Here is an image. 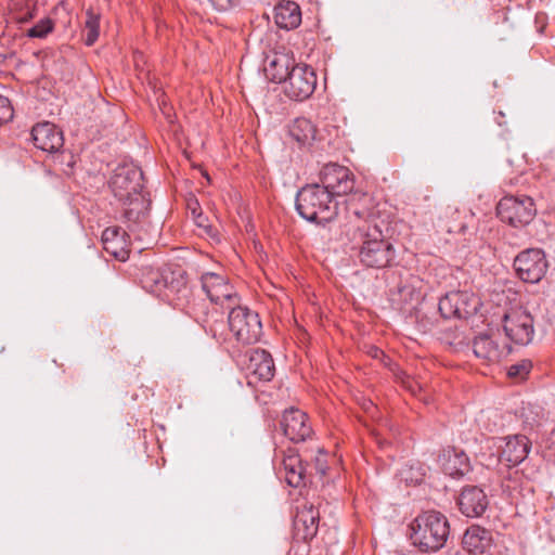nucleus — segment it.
Returning a JSON list of instances; mask_svg holds the SVG:
<instances>
[{"label": "nucleus", "instance_id": "obj_1", "mask_svg": "<svg viewBox=\"0 0 555 555\" xmlns=\"http://www.w3.org/2000/svg\"><path fill=\"white\" fill-rule=\"evenodd\" d=\"M354 219L346 225L345 236L352 249H358L359 261L367 268L382 269L395 259L392 244L384 238L383 232L373 220L363 219L354 211Z\"/></svg>", "mask_w": 555, "mask_h": 555}, {"label": "nucleus", "instance_id": "obj_2", "mask_svg": "<svg viewBox=\"0 0 555 555\" xmlns=\"http://www.w3.org/2000/svg\"><path fill=\"white\" fill-rule=\"evenodd\" d=\"M450 534L447 517L436 511L418 515L411 524L412 543L423 552H436L444 546Z\"/></svg>", "mask_w": 555, "mask_h": 555}, {"label": "nucleus", "instance_id": "obj_3", "mask_svg": "<svg viewBox=\"0 0 555 555\" xmlns=\"http://www.w3.org/2000/svg\"><path fill=\"white\" fill-rule=\"evenodd\" d=\"M296 210L309 222L324 224L337 215V202L319 183L307 184L296 196Z\"/></svg>", "mask_w": 555, "mask_h": 555}, {"label": "nucleus", "instance_id": "obj_4", "mask_svg": "<svg viewBox=\"0 0 555 555\" xmlns=\"http://www.w3.org/2000/svg\"><path fill=\"white\" fill-rule=\"evenodd\" d=\"M141 284L146 292L157 296H177L180 299L189 295L185 272L179 267L145 268Z\"/></svg>", "mask_w": 555, "mask_h": 555}, {"label": "nucleus", "instance_id": "obj_5", "mask_svg": "<svg viewBox=\"0 0 555 555\" xmlns=\"http://www.w3.org/2000/svg\"><path fill=\"white\" fill-rule=\"evenodd\" d=\"M505 446L499 456L498 473L501 478L502 491L517 505L520 496V450L519 436H507L504 438Z\"/></svg>", "mask_w": 555, "mask_h": 555}, {"label": "nucleus", "instance_id": "obj_6", "mask_svg": "<svg viewBox=\"0 0 555 555\" xmlns=\"http://www.w3.org/2000/svg\"><path fill=\"white\" fill-rule=\"evenodd\" d=\"M119 203L121 204V222L137 240L143 241L146 228L150 224L152 203L150 194L144 192L129 199H121Z\"/></svg>", "mask_w": 555, "mask_h": 555}, {"label": "nucleus", "instance_id": "obj_7", "mask_svg": "<svg viewBox=\"0 0 555 555\" xmlns=\"http://www.w3.org/2000/svg\"><path fill=\"white\" fill-rule=\"evenodd\" d=\"M228 315L229 328L237 341L244 345L255 344L262 334V325L258 313L247 307H232Z\"/></svg>", "mask_w": 555, "mask_h": 555}, {"label": "nucleus", "instance_id": "obj_8", "mask_svg": "<svg viewBox=\"0 0 555 555\" xmlns=\"http://www.w3.org/2000/svg\"><path fill=\"white\" fill-rule=\"evenodd\" d=\"M109 188L118 202L144 193V177L141 168L133 164L118 166L111 177Z\"/></svg>", "mask_w": 555, "mask_h": 555}, {"label": "nucleus", "instance_id": "obj_9", "mask_svg": "<svg viewBox=\"0 0 555 555\" xmlns=\"http://www.w3.org/2000/svg\"><path fill=\"white\" fill-rule=\"evenodd\" d=\"M481 306L478 296L467 291H456L446 294L439 300V311L444 319H467L475 315Z\"/></svg>", "mask_w": 555, "mask_h": 555}, {"label": "nucleus", "instance_id": "obj_10", "mask_svg": "<svg viewBox=\"0 0 555 555\" xmlns=\"http://www.w3.org/2000/svg\"><path fill=\"white\" fill-rule=\"evenodd\" d=\"M315 86L314 69L307 64H296L284 82V92L292 100L304 101L313 93Z\"/></svg>", "mask_w": 555, "mask_h": 555}, {"label": "nucleus", "instance_id": "obj_11", "mask_svg": "<svg viewBox=\"0 0 555 555\" xmlns=\"http://www.w3.org/2000/svg\"><path fill=\"white\" fill-rule=\"evenodd\" d=\"M321 188L331 193L332 196H343L350 193L354 188V177L345 166L330 163L323 166L320 171Z\"/></svg>", "mask_w": 555, "mask_h": 555}, {"label": "nucleus", "instance_id": "obj_12", "mask_svg": "<svg viewBox=\"0 0 555 555\" xmlns=\"http://www.w3.org/2000/svg\"><path fill=\"white\" fill-rule=\"evenodd\" d=\"M201 283L211 302L216 305L228 302V306L237 304L236 292L225 275L206 272L201 276Z\"/></svg>", "mask_w": 555, "mask_h": 555}, {"label": "nucleus", "instance_id": "obj_13", "mask_svg": "<svg viewBox=\"0 0 555 555\" xmlns=\"http://www.w3.org/2000/svg\"><path fill=\"white\" fill-rule=\"evenodd\" d=\"M242 364L250 378L269 382L274 376L275 366L273 359L263 349L248 350L243 356Z\"/></svg>", "mask_w": 555, "mask_h": 555}, {"label": "nucleus", "instance_id": "obj_14", "mask_svg": "<svg viewBox=\"0 0 555 555\" xmlns=\"http://www.w3.org/2000/svg\"><path fill=\"white\" fill-rule=\"evenodd\" d=\"M280 426L285 437L293 442L306 441L312 435L308 415L299 409L291 408L285 410Z\"/></svg>", "mask_w": 555, "mask_h": 555}, {"label": "nucleus", "instance_id": "obj_15", "mask_svg": "<svg viewBox=\"0 0 555 555\" xmlns=\"http://www.w3.org/2000/svg\"><path fill=\"white\" fill-rule=\"evenodd\" d=\"M319 518V511L312 504L298 506L293 521L295 538L304 542L313 539L318 532Z\"/></svg>", "mask_w": 555, "mask_h": 555}, {"label": "nucleus", "instance_id": "obj_16", "mask_svg": "<svg viewBox=\"0 0 555 555\" xmlns=\"http://www.w3.org/2000/svg\"><path fill=\"white\" fill-rule=\"evenodd\" d=\"M31 138L37 149L48 153H56L64 145L63 132L48 121L34 126Z\"/></svg>", "mask_w": 555, "mask_h": 555}, {"label": "nucleus", "instance_id": "obj_17", "mask_svg": "<svg viewBox=\"0 0 555 555\" xmlns=\"http://www.w3.org/2000/svg\"><path fill=\"white\" fill-rule=\"evenodd\" d=\"M457 504L462 514L467 517H480L488 508L489 500L485 491L477 486L464 487Z\"/></svg>", "mask_w": 555, "mask_h": 555}, {"label": "nucleus", "instance_id": "obj_18", "mask_svg": "<svg viewBox=\"0 0 555 555\" xmlns=\"http://www.w3.org/2000/svg\"><path fill=\"white\" fill-rule=\"evenodd\" d=\"M547 262L541 248H528L522 251V282L538 283L546 272Z\"/></svg>", "mask_w": 555, "mask_h": 555}, {"label": "nucleus", "instance_id": "obj_19", "mask_svg": "<svg viewBox=\"0 0 555 555\" xmlns=\"http://www.w3.org/2000/svg\"><path fill=\"white\" fill-rule=\"evenodd\" d=\"M295 65V60L291 55L274 52L266 59L264 76L272 82L284 83L291 74L292 67Z\"/></svg>", "mask_w": 555, "mask_h": 555}, {"label": "nucleus", "instance_id": "obj_20", "mask_svg": "<svg viewBox=\"0 0 555 555\" xmlns=\"http://www.w3.org/2000/svg\"><path fill=\"white\" fill-rule=\"evenodd\" d=\"M438 461L446 475L452 478H460L469 470V461L466 454L454 448L443 450Z\"/></svg>", "mask_w": 555, "mask_h": 555}, {"label": "nucleus", "instance_id": "obj_21", "mask_svg": "<svg viewBox=\"0 0 555 555\" xmlns=\"http://www.w3.org/2000/svg\"><path fill=\"white\" fill-rule=\"evenodd\" d=\"M274 21L279 28L295 29L301 23V11L299 5L291 0H283L274 8Z\"/></svg>", "mask_w": 555, "mask_h": 555}, {"label": "nucleus", "instance_id": "obj_22", "mask_svg": "<svg viewBox=\"0 0 555 555\" xmlns=\"http://www.w3.org/2000/svg\"><path fill=\"white\" fill-rule=\"evenodd\" d=\"M463 547L470 554H483L492 544L491 532L479 526L469 527L463 535Z\"/></svg>", "mask_w": 555, "mask_h": 555}, {"label": "nucleus", "instance_id": "obj_23", "mask_svg": "<svg viewBox=\"0 0 555 555\" xmlns=\"http://www.w3.org/2000/svg\"><path fill=\"white\" fill-rule=\"evenodd\" d=\"M282 465L285 472V481L288 486L298 488L306 483V469L298 453L288 450L283 456Z\"/></svg>", "mask_w": 555, "mask_h": 555}, {"label": "nucleus", "instance_id": "obj_24", "mask_svg": "<svg viewBox=\"0 0 555 555\" xmlns=\"http://www.w3.org/2000/svg\"><path fill=\"white\" fill-rule=\"evenodd\" d=\"M498 217L508 223L513 228H517L520 223L518 215V199L514 196L503 197L496 206Z\"/></svg>", "mask_w": 555, "mask_h": 555}, {"label": "nucleus", "instance_id": "obj_25", "mask_svg": "<svg viewBox=\"0 0 555 555\" xmlns=\"http://www.w3.org/2000/svg\"><path fill=\"white\" fill-rule=\"evenodd\" d=\"M317 129L311 120L300 117L296 118L289 127L291 137L300 144H309L315 138Z\"/></svg>", "mask_w": 555, "mask_h": 555}, {"label": "nucleus", "instance_id": "obj_26", "mask_svg": "<svg viewBox=\"0 0 555 555\" xmlns=\"http://www.w3.org/2000/svg\"><path fill=\"white\" fill-rule=\"evenodd\" d=\"M473 351L479 359L494 361L499 359V350L488 335H479L473 341Z\"/></svg>", "mask_w": 555, "mask_h": 555}, {"label": "nucleus", "instance_id": "obj_27", "mask_svg": "<svg viewBox=\"0 0 555 555\" xmlns=\"http://www.w3.org/2000/svg\"><path fill=\"white\" fill-rule=\"evenodd\" d=\"M127 232L121 230L120 228H107L102 233V242L104 245V249L114 256L118 260L125 261L128 258V251L124 248H111V244L116 243V241L124 238V235Z\"/></svg>", "mask_w": 555, "mask_h": 555}, {"label": "nucleus", "instance_id": "obj_28", "mask_svg": "<svg viewBox=\"0 0 555 555\" xmlns=\"http://www.w3.org/2000/svg\"><path fill=\"white\" fill-rule=\"evenodd\" d=\"M224 318L223 312L216 308L208 311L202 320V326L205 332L211 335L215 339H220L222 336L221 330L223 328Z\"/></svg>", "mask_w": 555, "mask_h": 555}, {"label": "nucleus", "instance_id": "obj_29", "mask_svg": "<svg viewBox=\"0 0 555 555\" xmlns=\"http://www.w3.org/2000/svg\"><path fill=\"white\" fill-rule=\"evenodd\" d=\"M398 378L405 390L417 397L425 404H429L433 401L424 385L418 379H415L405 373L398 375Z\"/></svg>", "mask_w": 555, "mask_h": 555}, {"label": "nucleus", "instance_id": "obj_30", "mask_svg": "<svg viewBox=\"0 0 555 555\" xmlns=\"http://www.w3.org/2000/svg\"><path fill=\"white\" fill-rule=\"evenodd\" d=\"M83 34L85 43L89 47L94 44L100 35V15L95 14L91 10L86 12Z\"/></svg>", "mask_w": 555, "mask_h": 555}, {"label": "nucleus", "instance_id": "obj_31", "mask_svg": "<svg viewBox=\"0 0 555 555\" xmlns=\"http://www.w3.org/2000/svg\"><path fill=\"white\" fill-rule=\"evenodd\" d=\"M503 330L505 332L506 337L515 343L519 344V335H520V324H519V315L516 311L506 312L503 315Z\"/></svg>", "mask_w": 555, "mask_h": 555}, {"label": "nucleus", "instance_id": "obj_32", "mask_svg": "<svg viewBox=\"0 0 555 555\" xmlns=\"http://www.w3.org/2000/svg\"><path fill=\"white\" fill-rule=\"evenodd\" d=\"M543 418V408L540 405L529 404L527 412H522V433L532 431L540 426Z\"/></svg>", "mask_w": 555, "mask_h": 555}, {"label": "nucleus", "instance_id": "obj_33", "mask_svg": "<svg viewBox=\"0 0 555 555\" xmlns=\"http://www.w3.org/2000/svg\"><path fill=\"white\" fill-rule=\"evenodd\" d=\"M54 28V23L51 18H42L35 26L27 30V36L30 38H44Z\"/></svg>", "mask_w": 555, "mask_h": 555}, {"label": "nucleus", "instance_id": "obj_34", "mask_svg": "<svg viewBox=\"0 0 555 555\" xmlns=\"http://www.w3.org/2000/svg\"><path fill=\"white\" fill-rule=\"evenodd\" d=\"M535 215L537 208L533 199L529 196H522V227L528 225Z\"/></svg>", "mask_w": 555, "mask_h": 555}, {"label": "nucleus", "instance_id": "obj_35", "mask_svg": "<svg viewBox=\"0 0 555 555\" xmlns=\"http://www.w3.org/2000/svg\"><path fill=\"white\" fill-rule=\"evenodd\" d=\"M13 117V108L8 98L0 95V125L8 122Z\"/></svg>", "mask_w": 555, "mask_h": 555}, {"label": "nucleus", "instance_id": "obj_36", "mask_svg": "<svg viewBox=\"0 0 555 555\" xmlns=\"http://www.w3.org/2000/svg\"><path fill=\"white\" fill-rule=\"evenodd\" d=\"M521 326H522V333H525L527 336L526 341L522 340V345L531 343L532 336L534 334V330H533V319L530 313L522 312Z\"/></svg>", "mask_w": 555, "mask_h": 555}, {"label": "nucleus", "instance_id": "obj_37", "mask_svg": "<svg viewBox=\"0 0 555 555\" xmlns=\"http://www.w3.org/2000/svg\"><path fill=\"white\" fill-rule=\"evenodd\" d=\"M186 208L191 212L193 218H202L203 217L201 205L194 195H190L186 198Z\"/></svg>", "mask_w": 555, "mask_h": 555}, {"label": "nucleus", "instance_id": "obj_38", "mask_svg": "<svg viewBox=\"0 0 555 555\" xmlns=\"http://www.w3.org/2000/svg\"><path fill=\"white\" fill-rule=\"evenodd\" d=\"M220 11H225L238 3L240 0H209Z\"/></svg>", "mask_w": 555, "mask_h": 555}, {"label": "nucleus", "instance_id": "obj_39", "mask_svg": "<svg viewBox=\"0 0 555 555\" xmlns=\"http://www.w3.org/2000/svg\"><path fill=\"white\" fill-rule=\"evenodd\" d=\"M529 463H526V466L522 468V476H526L529 479H533L534 475L539 472L538 467L532 468L529 470Z\"/></svg>", "mask_w": 555, "mask_h": 555}, {"label": "nucleus", "instance_id": "obj_40", "mask_svg": "<svg viewBox=\"0 0 555 555\" xmlns=\"http://www.w3.org/2000/svg\"><path fill=\"white\" fill-rule=\"evenodd\" d=\"M531 369L532 362L530 360H522V380L530 373Z\"/></svg>", "mask_w": 555, "mask_h": 555}, {"label": "nucleus", "instance_id": "obj_41", "mask_svg": "<svg viewBox=\"0 0 555 555\" xmlns=\"http://www.w3.org/2000/svg\"><path fill=\"white\" fill-rule=\"evenodd\" d=\"M519 374H520V364H514L509 367V370H508L509 377H515V376H518Z\"/></svg>", "mask_w": 555, "mask_h": 555}, {"label": "nucleus", "instance_id": "obj_42", "mask_svg": "<svg viewBox=\"0 0 555 555\" xmlns=\"http://www.w3.org/2000/svg\"><path fill=\"white\" fill-rule=\"evenodd\" d=\"M520 260V254L516 255L514 258V269L518 275H520V267H517V262Z\"/></svg>", "mask_w": 555, "mask_h": 555}, {"label": "nucleus", "instance_id": "obj_43", "mask_svg": "<svg viewBox=\"0 0 555 555\" xmlns=\"http://www.w3.org/2000/svg\"><path fill=\"white\" fill-rule=\"evenodd\" d=\"M122 243H124V238H120V240L116 241V243L111 244V248H117V249H120V248H122V246H121V245H122Z\"/></svg>", "mask_w": 555, "mask_h": 555}, {"label": "nucleus", "instance_id": "obj_44", "mask_svg": "<svg viewBox=\"0 0 555 555\" xmlns=\"http://www.w3.org/2000/svg\"><path fill=\"white\" fill-rule=\"evenodd\" d=\"M33 17H34V14H33L30 11H28V12L25 14V16H23V17L21 18V22H28V21H30Z\"/></svg>", "mask_w": 555, "mask_h": 555}, {"label": "nucleus", "instance_id": "obj_45", "mask_svg": "<svg viewBox=\"0 0 555 555\" xmlns=\"http://www.w3.org/2000/svg\"><path fill=\"white\" fill-rule=\"evenodd\" d=\"M194 220L198 227H205L206 218L204 216L202 218H194Z\"/></svg>", "mask_w": 555, "mask_h": 555}, {"label": "nucleus", "instance_id": "obj_46", "mask_svg": "<svg viewBox=\"0 0 555 555\" xmlns=\"http://www.w3.org/2000/svg\"><path fill=\"white\" fill-rule=\"evenodd\" d=\"M378 354H383V351H382V350H379L378 348H374V350H373V352H372V356H373L374 358H377V357H378Z\"/></svg>", "mask_w": 555, "mask_h": 555}, {"label": "nucleus", "instance_id": "obj_47", "mask_svg": "<svg viewBox=\"0 0 555 555\" xmlns=\"http://www.w3.org/2000/svg\"><path fill=\"white\" fill-rule=\"evenodd\" d=\"M528 443H529V441H528V442H524V441H522V452H525V453H528V452H529V449H530V448H529V444H528Z\"/></svg>", "mask_w": 555, "mask_h": 555}, {"label": "nucleus", "instance_id": "obj_48", "mask_svg": "<svg viewBox=\"0 0 555 555\" xmlns=\"http://www.w3.org/2000/svg\"><path fill=\"white\" fill-rule=\"evenodd\" d=\"M527 460V456H522L521 462L525 463Z\"/></svg>", "mask_w": 555, "mask_h": 555}]
</instances>
